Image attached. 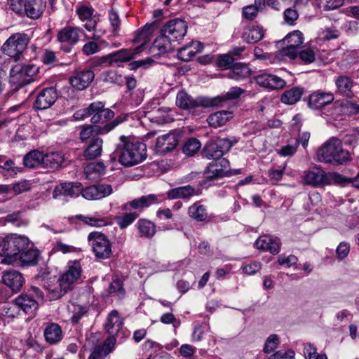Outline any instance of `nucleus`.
<instances>
[{
  "label": "nucleus",
  "mask_w": 359,
  "mask_h": 359,
  "mask_svg": "<svg viewBox=\"0 0 359 359\" xmlns=\"http://www.w3.org/2000/svg\"><path fill=\"white\" fill-rule=\"evenodd\" d=\"M114 154L121 164L130 167L140 163L147 158L146 144L129 136L121 135Z\"/></svg>",
  "instance_id": "obj_1"
},
{
  "label": "nucleus",
  "mask_w": 359,
  "mask_h": 359,
  "mask_svg": "<svg viewBox=\"0 0 359 359\" xmlns=\"http://www.w3.org/2000/svg\"><path fill=\"white\" fill-rule=\"evenodd\" d=\"M317 158L325 163L343 164L350 160V154L343 149L342 142L337 137H332L324 142L317 150Z\"/></svg>",
  "instance_id": "obj_2"
},
{
  "label": "nucleus",
  "mask_w": 359,
  "mask_h": 359,
  "mask_svg": "<svg viewBox=\"0 0 359 359\" xmlns=\"http://www.w3.org/2000/svg\"><path fill=\"white\" fill-rule=\"evenodd\" d=\"M29 243L28 238L12 233L0 239V255L4 262L12 264L18 260L19 253Z\"/></svg>",
  "instance_id": "obj_3"
},
{
  "label": "nucleus",
  "mask_w": 359,
  "mask_h": 359,
  "mask_svg": "<svg viewBox=\"0 0 359 359\" xmlns=\"http://www.w3.org/2000/svg\"><path fill=\"white\" fill-rule=\"evenodd\" d=\"M152 25H145L142 29L137 33L135 41L139 42L143 40L144 42L135 49H121L115 53H111L104 57V61L109 62L110 65L128 61L134 57V56L140 53L143 50V47L146 41L149 39L151 34L150 29Z\"/></svg>",
  "instance_id": "obj_4"
},
{
  "label": "nucleus",
  "mask_w": 359,
  "mask_h": 359,
  "mask_svg": "<svg viewBox=\"0 0 359 359\" xmlns=\"http://www.w3.org/2000/svg\"><path fill=\"white\" fill-rule=\"evenodd\" d=\"M39 70V67L31 63H16L11 69L10 81L18 86H22L31 83L32 77Z\"/></svg>",
  "instance_id": "obj_5"
},
{
  "label": "nucleus",
  "mask_w": 359,
  "mask_h": 359,
  "mask_svg": "<svg viewBox=\"0 0 359 359\" xmlns=\"http://www.w3.org/2000/svg\"><path fill=\"white\" fill-rule=\"evenodd\" d=\"M20 6L12 4V10L16 13H25L26 16L32 20L39 19L43 13L47 0H18Z\"/></svg>",
  "instance_id": "obj_6"
},
{
  "label": "nucleus",
  "mask_w": 359,
  "mask_h": 359,
  "mask_svg": "<svg viewBox=\"0 0 359 359\" xmlns=\"http://www.w3.org/2000/svg\"><path fill=\"white\" fill-rule=\"evenodd\" d=\"M303 42V34L300 31L296 30L288 34L283 39L285 46L277 53L276 57L281 59L283 57H287L290 60H294L297 57L298 50Z\"/></svg>",
  "instance_id": "obj_7"
},
{
  "label": "nucleus",
  "mask_w": 359,
  "mask_h": 359,
  "mask_svg": "<svg viewBox=\"0 0 359 359\" xmlns=\"http://www.w3.org/2000/svg\"><path fill=\"white\" fill-rule=\"evenodd\" d=\"M88 240L97 258L108 259L112 255L111 244L104 233L91 232L88 234Z\"/></svg>",
  "instance_id": "obj_8"
},
{
  "label": "nucleus",
  "mask_w": 359,
  "mask_h": 359,
  "mask_svg": "<svg viewBox=\"0 0 359 359\" xmlns=\"http://www.w3.org/2000/svg\"><path fill=\"white\" fill-rule=\"evenodd\" d=\"M29 42V38L27 34L15 33L6 40L2 48L4 52L8 56L16 57L26 50Z\"/></svg>",
  "instance_id": "obj_9"
},
{
  "label": "nucleus",
  "mask_w": 359,
  "mask_h": 359,
  "mask_svg": "<svg viewBox=\"0 0 359 359\" xmlns=\"http://www.w3.org/2000/svg\"><path fill=\"white\" fill-rule=\"evenodd\" d=\"M84 31L82 28L74 26H66L60 29L57 34V41L64 44L60 48L64 51L69 53L72 47L76 44L80 39L84 35Z\"/></svg>",
  "instance_id": "obj_10"
},
{
  "label": "nucleus",
  "mask_w": 359,
  "mask_h": 359,
  "mask_svg": "<svg viewBox=\"0 0 359 359\" xmlns=\"http://www.w3.org/2000/svg\"><path fill=\"white\" fill-rule=\"evenodd\" d=\"M232 144L226 138H217L216 140L208 144L205 148V155L208 158H212V161L223 158V155L227 152Z\"/></svg>",
  "instance_id": "obj_11"
},
{
  "label": "nucleus",
  "mask_w": 359,
  "mask_h": 359,
  "mask_svg": "<svg viewBox=\"0 0 359 359\" xmlns=\"http://www.w3.org/2000/svg\"><path fill=\"white\" fill-rule=\"evenodd\" d=\"M187 22L180 19L170 20L163 26L161 32L172 41L182 39L187 34Z\"/></svg>",
  "instance_id": "obj_12"
},
{
  "label": "nucleus",
  "mask_w": 359,
  "mask_h": 359,
  "mask_svg": "<svg viewBox=\"0 0 359 359\" xmlns=\"http://www.w3.org/2000/svg\"><path fill=\"white\" fill-rule=\"evenodd\" d=\"M124 121V118L118 116L113 121L105 124L104 126H88L85 127L80 132V139L82 142H84L93 137L94 135L107 134Z\"/></svg>",
  "instance_id": "obj_13"
},
{
  "label": "nucleus",
  "mask_w": 359,
  "mask_h": 359,
  "mask_svg": "<svg viewBox=\"0 0 359 359\" xmlns=\"http://www.w3.org/2000/svg\"><path fill=\"white\" fill-rule=\"evenodd\" d=\"M181 135L177 131H171L159 136L154 146V151L158 154H165L174 149L178 144Z\"/></svg>",
  "instance_id": "obj_14"
},
{
  "label": "nucleus",
  "mask_w": 359,
  "mask_h": 359,
  "mask_svg": "<svg viewBox=\"0 0 359 359\" xmlns=\"http://www.w3.org/2000/svg\"><path fill=\"white\" fill-rule=\"evenodd\" d=\"M83 188L80 182H65L57 185L53 191V197L55 199L60 198L62 196L65 198H76L80 194L83 196Z\"/></svg>",
  "instance_id": "obj_15"
},
{
  "label": "nucleus",
  "mask_w": 359,
  "mask_h": 359,
  "mask_svg": "<svg viewBox=\"0 0 359 359\" xmlns=\"http://www.w3.org/2000/svg\"><path fill=\"white\" fill-rule=\"evenodd\" d=\"M58 94L55 88L50 87L41 90L37 95L34 107L38 110L50 108L57 100Z\"/></svg>",
  "instance_id": "obj_16"
},
{
  "label": "nucleus",
  "mask_w": 359,
  "mask_h": 359,
  "mask_svg": "<svg viewBox=\"0 0 359 359\" xmlns=\"http://www.w3.org/2000/svg\"><path fill=\"white\" fill-rule=\"evenodd\" d=\"M334 83L336 88L335 94L347 98H352L354 96V81L351 77L340 74L334 77Z\"/></svg>",
  "instance_id": "obj_17"
},
{
  "label": "nucleus",
  "mask_w": 359,
  "mask_h": 359,
  "mask_svg": "<svg viewBox=\"0 0 359 359\" xmlns=\"http://www.w3.org/2000/svg\"><path fill=\"white\" fill-rule=\"evenodd\" d=\"M112 187L107 184H97L84 188L83 197L87 200H100L111 195Z\"/></svg>",
  "instance_id": "obj_18"
},
{
  "label": "nucleus",
  "mask_w": 359,
  "mask_h": 359,
  "mask_svg": "<svg viewBox=\"0 0 359 359\" xmlns=\"http://www.w3.org/2000/svg\"><path fill=\"white\" fill-rule=\"evenodd\" d=\"M95 77L94 72L90 69L76 71L69 78V82L73 88L78 90H83L88 88Z\"/></svg>",
  "instance_id": "obj_19"
},
{
  "label": "nucleus",
  "mask_w": 359,
  "mask_h": 359,
  "mask_svg": "<svg viewBox=\"0 0 359 359\" xmlns=\"http://www.w3.org/2000/svg\"><path fill=\"white\" fill-rule=\"evenodd\" d=\"M334 100L333 93L318 90L310 95L308 106L312 109L317 110L331 104Z\"/></svg>",
  "instance_id": "obj_20"
},
{
  "label": "nucleus",
  "mask_w": 359,
  "mask_h": 359,
  "mask_svg": "<svg viewBox=\"0 0 359 359\" xmlns=\"http://www.w3.org/2000/svg\"><path fill=\"white\" fill-rule=\"evenodd\" d=\"M254 80L259 86L273 90L283 88L286 84L281 78L267 73H262L255 76Z\"/></svg>",
  "instance_id": "obj_21"
},
{
  "label": "nucleus",
  "mask_w": 359,
  "mask_h": 359,
  "mask_svg": "<svg viewBox=\"0 0 359 359\" xmlns=\"http://www.w3.org/2000/svg\"><path fill=\"white\" fill-rule=\"evenodd\" d=\"M229 164V162L226 158H219L218 160L212 161L206 168L207 178L213 180L227 175Z\"/></svg>",
  "instance_id": "obj_22"
},
{
  "label": "nucleus",
  "mask_w": 359,
  "mask_h": 359,
  "mask_svg": "<svg viewBox=\"0 0 359 359\" xmlns=\"http://www.w3.org/2000/svg\"><path fill=\"white\" fill-rule=\"evenodd\" d=\"M2 281L13 292H18L22 289L25 278L18 271L7 270L3 273Z\"/></svg>",
  "instance_id": "obj_23"
},
{
  "label": "nucleus",
  "mask_w": 359,
  "mask_h": 359,
  "mask_svg": "<svg viewBox=\"0 0 359 359\" xmlns=\"http://www.w3.org/2000/svg\"><path fill=\"white\" fill-rule=\"evenodd\" d=\"M304 182L312 187L327 185V172L319 167H313L304 172Z\"/></svg>",
  "instance_id": "obj_24"
},
{
  "label": "nucleus",
  "mask_w": 359,
  "mask_h": 359,
  "mask_svg": "<svg viewBox=\"0 0 359 359\" xmlns=\"http://www.w3.org/2000/svg\"><path fill=\"white\" fill-rule=\"evenodd\" d=\"M210 99L209 97H199L194 99L191 95H188L185 91H180L177 93L176 97V104L179 107L184 109H190L200 106L208 107L204 104L205 100Z\"/></svg>",
  "instance_id": "obj_25"
},
{
  "label": "nucleus",
  "mask_w": 359,
  "mask_h": 359,
  "mask_svg": "<svg viewBox=\"0 0 359 359\" xmlns=\"http://www.w3.org/2000/svg\"><path fill=\"white\" fill-rule=\"evenodd\" d=\"M13 302L18 309L27 314L34 313L39 307L37 300L29 293H22L13 300Z\"/></svg>",
  "instance_id": "obj_26"
},
{
  "label": "nucleus",
  "mask_w": 359,
  "mask_h": 359,
  "mask_svg": "<svg viewBox=\"0 0 359 359\" xmlns=\"http://www.w3.org/2000/svg\"><path fill=\"white\" fill-rule=\"evenodd\" d=\"M245 90L239 87H232L223 95H218L205 100L204 104L207 107H222L227 100L238 98Z\"/></svg>",
  "instance_id": "obj_27"
},
{
  "label": "nucleus",
  "mask_w": 359,
  "mask_h": 359,
  "mask_svg": "<svg viewBox=\"0 0 359 359\" xmlns=\"http://www.w3.org/2000/svg\"><path fill=\"white\" fill-rule=\"evenodd\" d=\"M39 255V251L33 248L29 241L27 246L19 253L17 261L22 266H34L37 264Z\"/></svg>",
  "instance_id": "obj_28"
},
{
  "label": "nucleus",
  "mask_w": 359,
  "mask_h": 359,
  "mask_svg": "<svg viewBox=\"0 0 359 359\" xmlns=\"http://www.w3.org/2000/svg\"><path fill=\"white\" fill-rule=\"evenodd\" d=\"M81 272V265L79 262H70L68 266V270L60 278L63 282L64 287H68L70 290L72 285L79 278Z\"/></svg>",
  "instance_id": "obj_29"
},
{
  "label": "nucleus",
  "mask_w": 359,
  "mask_h": 359,
  "mask_svg": "<svg viewBox=\"0 0 359 359\" xmlns=\"http://www.w3.org/2000/svg\"><path fill=\"white\" fill-rule=\"evenodd\" d=\"M76 13L81 21H86L85 28L89 31H94L99 21L98 17L93 15V9L88 6H81L77 8Z\"/></svg>",
  "instance_id": "obj_30"
},
{
  "label": "nucleus",
  "mask_w": 359,
  "mask_h": 359,
  "mask_svg": "<svg viewBox=\"0 0 359 359\" xmlns=\"http://www.w3.org/2000/svg\"><path fill=\"white\" fill-rule=\"evenodd\" d=\"M160 199L158 196L155 194H149L147 196H142L140 198H135L130 202L126 203L122 205V210H128V206L130 208L139 210L147 208L149 205L155 203H158Z\"/></svg>",
  "instance_id": "obj_31"
},
{
  "label": "nucleus",
  "mask_w": 359,
  "mask_h": 359,
  "mask_svg": "<svg viewBox=\"0 0 359 359\" xmlns=\"http://www.w3.org/2000/svg\"><path fill=\"white\" fill-rule=\"evenodd\" d=\"M258 249L269 251L276 255L280 251V241L278 238H273L270 236L264 235L259 237L255 243Z\"/></svg>",
  "instance_id": "obj_32"
},
{
  "label": "nucleus",
  "mask_w": 359,
  "mask_h": 359,
  "mask_svg": "<svg viewBox=\"0 0 359 359\" xmlns=\"http://www.w3.org/2000/svg\"><path fill=\"white\" fill-rule=\"evenodd\" d=\"M43 336L46 341L49 344L59 343L63 338L61 327L55 323H48L44 329Z\"/></svg>",
  "instance_id": "obj_33"
},
{
  "label": "nucleus",
  "mask_w": 359,
  "mask_h": 359,
  "mask_svg": "<svg viewBox=\"0 0 359 359\" xmlns=\"http://www.w3.org/2000/svg\"><path fill=\"white\" fill-rule=\"evenodd\" d=\"M65 155L60 151L44 154L43 168L57 170L64 166Z\"/></svg>",
  "instance_id": "obj_34"
},
{
  "label": "nucleus",
  "mask_w": 359,
  "mask_h": 359,
  "mask_svg": "<svg viewBox=\"0 0 359 359\" xmlns=\"http://www.w3.org/2000/svg\"><path fill=\"white\" fill-rule=\"evenodd\" d=\"M123 325V318L117 311H111L104 324V330L109 334L118 333Z\"/></svg>",
  "instance_id": "obj_35"
},
{
  "label": "nucleus",
  "mask_w": 359,
  "mask_h": 359,
  "mask_svg": "<svg viewBox=\"0 0 359 359\" xmlns=\"http://www.w3.org/2000/svg\"><path fill=\"white\" fill-rule=\"evenodd\" d=\"M203 49L202 44L198 41H192L178 50L177 56L183 61H189Z\"/></svg>",
  "instance_id": "obj_36"
},
{
  "label": "nucleus",
  "mask_w": 359,
  "mask_h": 359,
  "mask_svg": "<svg viewBox=\"0 0 359 359\" xmlns=\"http://www.w3.org/2000/svg\"><path fill=\"white\" fill-rule=\"evenodd\" d=\"M103 140L100 137L93 138L86 147L83 156L87 160H93L99 157L102 152Z\"/></svg>",
  "instance_id": "obj_37"
},
{
  "label": "nucleus",
  "mask_w": 359,
  "mask_h": 359,
  "mask_svg": "<svg viewBox=\"0 0 359 359\" xmlns=\"http://www.w3.org/2000/svg\"><path fill=\"white\" fill-rule=\"evenodd\" d=\"M106 167L102 162L91 163L84 168L86 178L89 180H97L105 173Z\"/></svg>",
  "instance_id": "obj_38"
},
{
  "label": "nucleus",
  "mask_w": 359,
  "mask_h": 359,
  "mask_svg": "<svg viewBox=\"0 0 359 359\" xmlns=\"http://www.w3.org/2000/svg\"><path fill=\"white\" fill-rule=\"evenodd\" d=\"M232 118V113L229 111H219L210 114L207 121L213 128H218L224 126Z\"/></svg>",
  "instance_id": "obj_39"
},
{
  "label": "nucleus",
  "mask_w": 359,
  "mask_h": 359,
  "mask_svg": "<svg viewBox=\"0 0 359 359\" xmlns=\"http://www.w3.org/2000/svg\"><path fill=\"white\" fill-rule=\"evenodd\" d=\"M44 154L38 150H33L27 154L23 158L25 166L29 168L43 167Z\"/></svg>",
  "instance_id": "obj_40"
},
{
  "label": "nucleus",
  "mask_w": 359,
  "mask_h": 359,
  "mask_svg": "<svg viewBox=\"0 0 359 359\" xmlns=\"http://www.w3.org/2000/svg\"><path fill=\"white\" fill-rule=\"evenodd\" d=\"M195 194V189L191 185L172 189L167 192L169 199L189 198Z\"/></svg>",
  "instance_id": "obj_41"
},
{
  "label": "nucleus",
  "mask_w": 359,
  "mask_h": 359,
  "mask_svg": "<svg viewBox=\"0 0 359 359\" xmlns=\"http://www.w3.org/2000/svg\"><path fill=\"white\" fill-rule=\"evenodd\" d=\"M304 90L300 87H294L286 90L281 96L283 103L292 105L297 103L302 97Z\"/></svg>",
  "instance_id": "obj_42"
},
{
  "label": "nucleus",
  "mask_w": 359,
  "mask_h": 359,
  "mask_svg": "<svg viewBox=\"0 0 359 359\" xmlns=\"http://www.w3.org/2000/svg\"><path fill=\"white\" fill-rule=\"evenodd\" d=\"M188 214L191 218L198 222L205 221L208 217L206 208L199 202L194 203L189 208Z\"/></svg>",
  "instance_id": "obj_43"
},
{
  "label": "nucleus",
  "mask_w": 359,
  "mask_h": 359,
  "mask_svg": "<svg viewBox=\"0 0 359 359\" xmlns=\"http://www.w3.org/2000/svg\"><path fill=\"white\" fill-rule=\"evenodd\" d=\"M251 74L249 67L244 63H236L232 67L229 77L234 80H241L248 77Z\"/></svg>",
  "instance_id": "obj_44"
},
{
  "label": "nucleus",
  "mask_w": 359,
  "mask_h": 359,
  "mask_svg": "<svg viewBox=\"0 0 359 359\" xmlns=\"http://www.w3.org/2000/svg\"><path fill=\"white\" fill-rule=\"evenodd\" d=\"M137 229L141 237L151 238L156 233V226L150 220L141 219L137 222Z\"/></svg>",
  "instance_id": "obj_45"
},
{
  "label": "nucleus",
  "mask_w": 359,
  "mask_h": 359,
  "mask_svg": "<svg viewBox=\"0 0 359 359\" xmlns=\"http://www.w3.org/2000/svg\"><path fill=\"white\" fill-rule=\"evenodd\" d=\"M76 218L87 225L98 228L107 226L111 223L107 217H87L79 215H76Z\"/></svg>",
  "instance_id": "obj_46"
},
{
  "label": "nucleus",
  "mask_w": 359,
  "mask_h": 359,
  "mask_svg": "<svg viewBox=\"0 0 359 359\" xmlns=\"http://www.w3.org/2000/svg\"><path fill=\"white\" fill-rule=\"evenodd\" d=\"M170 109L166 107H161L158 108H154L149 113L153 119L159 124L168 123L171 121V117L169 114Z\"/></svg>",
  "instance_id": "obj_47"
},
{
  "label": "nucleus",
  "mask_w": 359,
  "mask_h": 359,
  "mask_svg": "<svg viewBox=\"0 0 359 359\" xmlns=\"http://www.w3.org/2000/svg\"><path fill=\"white\" fill-rule=\"evenodd\" d=\"M44 287L50 292L51 294V299H57L62 297L68 290V287H65L63 282L60 280V278L57 279L55 282V288H52L51 285L49 283H47V285H44Z\"/></svg>",
  "instance_id": "obj_48"
},
{
  "label": "nucleus",
  "mask_w": 359,
  "mask_h": 359,
  "mask_svg": "<svg viewBox=\"0 0 359 359\" xmlns=\"http://www.w3.org/2000/svg\"><path fill=\"white\" fill-rule=\"evenodd\" d=\"M264 30L259 26L252 27L245 32L244 38L247 43H255L262 39Z\"/></svg>",
  "instance_id": "obj_49"
},
{
  "label": "nucleus",
  "mask_w": 359,
  "mask_h": 359,
  "mask_svg": "<svg viewBox=\"0 0 359 359\" xmlns=\"http://www.w3.org/2000/svg\"><path fill=\"white\" fill-rule=\"evenodd\" d=\"M303 353L305 359H327L326 354L318 353L316 346L311 343L304 344Z\"/></svg>",
  "instance_id": "obj_50"
},
{
  "label": "nucleus",
  "mask_w": 359,
  "mask_h": 359,
  "mask_svg": "<svg viewBox=\"0 0 359 359\" xmlns=\"http://www.w3.org/2000/svg\"><path fill=\"white\" fill-rule=\"evenodd\" d=\"M201 147L200 141L196 138L189 139L183 146L182 151L188 156H192L196 154Z\"/></svg>",
  "instance_id": "obj_51"
},
{
  "label": "nucleus",
  "mask_w": 359,
  "mask_h": 359,
  "mask_svg": "<svg viewBox=\"0 0 359 359\" xmlns=\"http://www.w3.org/2000/svg\"><path fill=\"white\" fill-rule=\"evenodd\" d=\"M171 41V40L168 37H165V36H164L161 32V35L156 39L154 45L161 53H164L173 50Z\"/></svg>",
  "instance_id": "obj_52"
},
{
  "label": "nucleus",
  "mask_w": 359,
  "mask_h": 359,
  "mask_svg": "<svg viewBox=\"0 0 359 359\" xmlns=\"http://www.w3.org/2000/svg\"><path fill=\"white\" fill-rule=\"evenodd\" d=\"M114 116V112L104 107L97 114H95L91 118V122L93 123H102L108 120H110Z\"/></svg>",
  "instance_id": "obj_53"
},
{
  "label": "nucleus",
  "mask_w": 359,
  "mask_h": 359,
  "mask_svg": "<svg viewBox=\"0 0 359 359\" xmlns=\"http://www.w3.org/2000/svg\"><path fill=\"white\" fill-rule=\"evenodd\" d=\"M138 216L136 212L126 213L116 217L117 224L121 229H124L133 223Z\"/></svg>",
  "instance_id": "obj_54"
},
{
  "label": "nucleus",
  "mask_w": 359,
  "mask_h": 359,
  "mask_svg": "<svg viewBox=\"0 0 359 359\" xmlns=\"http://www.w3.org/2000/svg\"><path fill=\"white\" fill-rule=\"evenodd\" d=\"M344 4V0H317L318 7L324 11L337 9Z\"/></svg>",
  "instance_id": "obj_55"
},
{
  "label": "nucleus",
  "mask_w": 359,
  "mask_h": 359,
  "mask_svg": "<svg viewBox=\"0 0 359 359\" xmlns=\"http://www.w3.org/2000/svg\"><path fill=\"white\" fill-rule=\"evenodd\" d=\"M30 189L31 184L27 180H20L11 184V193H13L15 195H18L28 191Z\"/></svg>",
  "instance_id": "obj_56"
},
{
  "label": "nucleus",
  "mask_w": 359,
  "mask_h": 359,
  "mask_svg": "<svg viewBox=\"0 0 359 359\" xmlns=\"http://www.w3.org/2000/svg\"><path fill=\"white\" fill-rule=\"evenodd\" d=\"M279 344V339L277 334H271L266 339L264 351L266 353H269L273 351Z\"/></svg>",
  "instance_id": "obj_57"
},
{
  "label": "nucleus",
  "mask_w": 359,
  "mask_h": 359,
  "mask_svg": "<svg viewBox=\"0 0 359 359\" xmlns=\"http://www.w3.org/2000/svg\"><path fill=\"white\" fill-rule=\"evenodd\" d=\"M301 61L305 64H310L315 61L316 55L312 49L306 48L297 52Z\"/></svg>",
  "instance_id": "obj_58"
},
{
  "label": "nucleus",
  "mask_w": 359,
  "mask_h": 359,
  "mask_svg": "<svg viewBox=\"0 0 359 359\" xmlns=\"http://www.w3.org/2000/svg\"><path fill=\"white\" fill-rule=\"evenodd\" d=\"M235 58L231 54L220 55L217 59V66L222 69H229L233 63Z\"/></svg>",
  "instance_id": "obj_59"
},
{
  "label": "nucleus",
  "mask_w": 359,
  "mask_h": 359,
  "mask_svg": "<svg viewBox=\"0 0 359 359\" xmlns=\"http://www.w3.org/2000/svg\"><path fill=\"white\" fill-rule=\"evenodd\" d=\"M350 252V245L347 242H341L336 249V255L339 260L345 259Z\"/></svg>",
  "instance_id": "obj_60"
},
{
  "label": "nucleus",
  "mask_w": 359,
  "mask_h": 359,
  "mask_svg": "<svg viewBox=\"0 0 359 359\" xmlns=\"http://www.w3.org/2000/svg\"><path fill=\"white\" fill-rule=\"evenodd\" d=\"M298 145L299 141L295 140L294 144H288L283 147L280 150L278 151V154L282 156H292L297 151Z\"/></svg>",
  "instance_id": "obj_61"
},
{
  "label": "nucleus",
  "mask_w": 359,
  "mask_h": 359,
  "mask_svg": "<svg viewBox=\"0 0 359 359\" xmlns=\"http://www.w3.org/2000/svg\"><path fill=\"white\" fill-rule=\"evenodd\" d=\"M346 182V177L339 173L334 172L327 173V185L332 184H341Z\"/></svg>",
  "instance_id": "obj_62"
},
{
  "label": "nucleus",
  "mask_w": 359,
  "mask_h": 359,
  "mask_svg": "<svg viewBox=\"0 0 359 359\" xmlns=\"http://www.w3.org/2000/svg\"><path fill=\"white\" fill-rule=\"evenodd\" d=\"M109 293L111 294H116L119 297H123L124 294V290L121 281L119 280H114L109 287Z\"/></svg>",
  "instance_id": "obj_63"
},
{
  "label": "nucleus",
  "mask_w": 359,
  "mask_h": 359,
  "mask_svg": "<svg viewBox=\"0 0 359 359\" xmlns=\"http://www.w3.org/2000/svg\"><path fill=\"white\" fill-rule=\"evenodd\" d=\"M109 354V349L104 348L101 346H97L94 348L88 359H102Z\"/></svg>",
  "instance_id": "obj_64"
}]
</instances>
